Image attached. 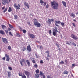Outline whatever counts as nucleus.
<instances>
[{"mask_svg":"<svg viewBox=\"0 0 78 78\" xmlns=\"http://www.w3.org/2000/svg\"><path fill=\"white\" fill-rule=\"evenodd\" d=\"M51 7L53 9H58V6H59L58 3L56 2L55 1L51 2Z\"/></svg>","mask_w":78,"mask_h":78,"instance_id":"f257e3e1","label":"nucleus"},{"mask_svg":"<svg viewBox=\"0 0 78 78\" xmlns=\"http://www.w3.org/2000/svg\"><path fill=\"white\" fill-rule=\"evenodd\" d=\"M34 25L37 27H41V23L38 22V21L36 19L34 20Z\"/></svg>","mask_w":78,"mask_h":78,"instance_id":"f03ea898","label":"nucleus"},{"mask_svg":"<svg viewBox=\"0 0 78 78\" xmlns=\"http://www.w3.org/2000/svg\"><path fill=\"white\" fill-rule=\"evenodd\" d=\"M14 8H16L17 9L19 10L20 9V4H18V5H17V4L15 3L14 4Z\"/></svg>","mask_w":78,"mask_h":78,"instance_id":"7ed1b4c3","label":"nucleus"},{"mask_svg":"<svg viewBox=\"0 0 78 78\" xmlns=\"http://www.w3.org/2000/svg\"><path fill=\"white\" fill-rule=\"evenodd\" d=\"M24 73L25 75L27 76V78H29V77H30V73L29 71H25Z\"/></svg>","mask_w":78,"mask_h":78,"instance_id":"20e7f679","label":"nucleus"},{"mask_svg":"<svg viewBox=\"0 0 78 78\" xmlns=\"http://www.w3.org/2000/svg\"><path fill=\"white\" fill-rule=\"evenodd\" d=\"M2 41L4 44H8V40L6 38H2Z\"/></svg>","mask_w":78,"mask_h":78,"instance_id":"39448f33","label":"nucleus"},{"mask_svg":"<svg viewBox=\"0 0 78 78\" xmlns=\"http://www.w3.org/2000/svg\"><path fill=\"white\" fill-rule=\"evenodd\" d=\"M71 38L73 39L74 40H77L78 39V37H76L75 35H74L73 34H71Z\"/></svg>","mask_w":78,"mask_h":78,"instance_id":"423d86ee","label":"nucleus"},{"mask_svg":"<svg viewBox=\"0 0 78 78\" xmlns=\"http://www.w3.org/2000/svg\"><path fill=\"white\" fill-rule=\"evenodd\" d=\"M54 21V20L53 19L50 20L49 19V18H48L47 20V23L48 24H49V25H50V24H51V22H53Z\"/></svg>","mask_w":78,"mask_h":78,"instance_id":"0eeeda50","label":"nucleus"},{"mask_svg":"<svg viewBox=\"0 0 78 78\" xmlns=\"http://www.w3.org/2000/svg\"><path fill=\"white\" fill-rule=\"evenodd\" d=\"M2 3L3 5H6V3H8L9 2L8 0H2Z\"/></svg>","mask_w":78,"mask_h":78,"instance_id":"6e6552de","label":"nucleus"},{"mask_svg":"<svg viewBox=\"0 0 78 78\" xmlns=\"http://www.w3.org/2000/svg\"><path fill=\"white\" fill-rule=\"evenodd\" d=\"M5 57H6V61L9 62V60H10V58H9V56L7 54L5 55Z\"/></svg>","mask_w":78,"mask_h":78,"instance_id":"1a4fd4ad","label":"nucleus"},{"mask_svg":"<svg viewBox=\"0 0 78 78\" xmlns=\"http://www.w3.org/2000/svg\"><path fill=\"white\" fill-rule=\"evenodd\" d=\"M27 50H28V51L30 52V51H31V46L30 44L28 45V46H27Z\"/></svg>","mask_w":78,"mask_h":78,"instance_id":"9d476101","label":"nucleus"},{"mask_svg":"<svg viewBox=\"0 0 78 78\" xmlns=\"http://www.w3.org/2000/svg\"><path fill=\"white\" fill-rule=\"evenodd\" d=\"M40 75L41 77H43V78H45V75L43 73V72L40 71Z\"/></svg>","mask_w":78,"mask_h":78,"instance_id":"9b49d317","label":"nucleus"},{"mask_svg":"<svg viewBox=\"0 0 78 78\" xmlns=\"http://www.w3.org/2000/svg\"><path fill=\"white\" fill-rule=\"evenodd\" d=\"M24 5L25 7H27V8H30V5H29V4L25 2L24 3Z\"/></svg>","mask_w":78,"mask_h":78,"instance_id":"f8f14e48","label":"nucleus"},{"mask_svg":"<svg viewBox=\"0 0 78 78\" xmlns=\"http://www.w3.org/2000/svg\"><path fill=\"white\" fill-rule=\"evenodd\" d=\"M23 62L25 63V60H24V59H21L20 62V63L22 66H23Z\"/></svg>","mask_w":78,"mask_h":78,"instance_id":"ddd939ff","label":"nucleus"},{"mask_svg":"<svg viewBox=\"0 0 78 78\" xmlns=\"http://www.w3.org/2000/svg\"><path fill=\"white\" fill-rule=\"evenodd\" d=\"M60 23H61V21H56L55 25L57 27H59V25H58V24H60Z\"/></svg>","mask_w":78,"mask_h":78,"instance_id":"4468645a","label":"nucleus"},{"mask_svg":"<svg viewBox=\"0 0 78 78\" xmlns=\"http://www.w3.org/2000/svg\"><path fill=\"white\" fill-rule=\"evenodd\" d=\"M8 78H10L11 76V73L9 71L7 72Z\"/></svg>","mask_w":78,"mask_h":78,"instance_id":"2eb2a0df","label":"nucleus"},{"mask_svg":"<svg viewBox=\"0 0 78 78\" xmlns=\"http://www.w3.org/2000/svg\"><path fill=\"white\" fill-rule=\"evenodd\" d=\"M29 36L31 38H32V39H34L35 38V36L33 34H29Z\"/></svg>","mask_w":78,"mask_h":78,"instance_id":"dca6fc26","label":"nucleus"},{"mask_svg":"<svg viewBox=\"0 0 78 78\" xmlns=\"http://www.w3.org/2000/svg\"><path fill=\"white\" fill-rule=\"evenodd\" d=\"M70 16L72 17H73V18H75V17H76L75 15L73 13H71L70 14Z\"/></svg>","mask_w":78,"mask_h":78,"instance_id":"f3484780","label":"nucleus"},{"mask_svg":"<svg viewBox=\"0 0 78 78\" xmlns=\"http://www.w3.org/2000/svg\"><path fill=\"white\" fill-rule=\"evenodd\" d=\"M26 62L28 66H30V62L28 60H26Z\"/></svg>","mask_w":78,"mask_h":78,"instance_id":"a211bd4d","label":"nucleus"},{"mask_svg":"<svg viewBox=\"0 0 78 78\" xmlns=\"http://www.w3.org/2000/svg\"><path fill=\"white\" fill-rule=\"evenodd\" d=\"M62 3L63 5V6H65V7H67V5H66V3L65 2L62 1Z\"/></svg>","mask_w":78,"mask_h":78,"instance_id":"6ab92c4d","label":"nucleus"},{"mask_svg":"<svg viewBox=\"0 0 78 78\" xmlns=\"http://www.w3.org/2000/svg\"><path fill=\"white\" fill-rule=\"evenodd\" d=\"M59 48L58 50H60V48H59V44L58 43H57L55 44Z\"/></svg>","mask_w":78,"mask_h":78,"instance_id":"aec40b11","label":"nucleus"},{"mask_svg":"<svg viewBox=\"0 0 78 78\" xmlns=\"http://www.w3.org/2000/svg\"><path fill=\"white\" fill-rule=\"evenodd\" d=\"M2 28V29H4V28H6V26L4 25H1Z\"/></svg>","mask_w":78,"mask_h":78,"instance_id":"412c9836","label":"nucleus"},{"mask_svg":"<svg viewBox=\"0 0 78 78\" xmlns=\"http://www.w3.org/2000/svg\"><path fill=\"white\" fill-rule=\"evenodd\" d=\"M35 77L36 78H38L39 77V75L38 74H35Z\"/></svg>","mask_w":78,"mask_h":78,"instance_id":"4be33fe9","label":"nucleus"},{"mask_svg":"<svg viewBox=\"0 0 78 78\" xmlns=\"http://www.w3.org/2000/svg\"><path fill=\"white\" fill-rule=\"evenodd\" d=\"M57 34V32H55V31L53 32V36H56V35Z\"/></svg>","mask_w":78,"mask_h":78,"instance_id":"5701e85b","label":"nucleus"},{"mask_svg":"<svg viewBox=\"0 0 78 78\" xmlns=\"http://www.w3.org/2000/svg\"><path fill=\"white\" fill-rule=\"evenodd\" d=\"M18 75L20 76H22L23 75V74L22 72H19Z\"/></svg>","mask_w":78,"mask_h":78,"instance_id":"b1692460","label":"nucleus"},{"mask_svg":"<svg viewBox=\"0 0 78 78\" xmlns=\"http://www.w3.org/2000/svg\"><path fill=\"white\" fill-rule=\"evenodd\" d=\"M0 33L1 34H5V32L3 30H0Z\"/></svg>","mask_w":78,"mask_h":78,"instance_id":"393cba45","label":"nucleus"},{"mask_svg":"<svg viewBox=\"0 0 78 78\" xmlns=\"http://www.w3.org/2000/svg\"><path fill=\"white\" fill-rule=\"evenodd\" d=\"M12 11V9L11 7H9L8 10V12H11Z\"/></svg>","mask_w":78,"mask_h":78,"instance_id":"a878e982","label":"nucleus"},{"mask_svg":"<svg viewBox=\"0 0 78 78\" xmlns=\"http://www.w3.org/2000/svg\"><path fill=\"white\" fill-rule=\"evenodd\" d=\"M21 78H27V77L26 76L25 74H23L22 76H21Z\"/></svg>","mask_w":78,"mask_h":78,"instance_id":"bb28decb","label":"nucleus"},{"mask_svg":"<svg viewBox=\"0 0 78 78\" xmlns=\"http://www.w3.org/2000/svg\"><path fill=\"white\" fill-rule=\"evenodd\" d=\"M17 15H15L14 16V19L16 20H17Z\"/></svg>","mask_w":78,"mask_h":78,"instance_id":"cd10ccee","label":"nucleus"},{"mask_svg":"<svg viewBox=\"0 0 78 78\" xmlns=\"http://www.w3.org/2000/svg\"><path fill=\"white\" fill-rule=\"evenodd\" d=\"M9 26L11 28H14V27H13V26L12 25H11V24H9Z\"/></svg>","mask_w":78,"mask_h":78,"instance_id":"c85d7f7f","label":"nucleus"},{"mask_svg":"<svg viewBox=\"0 0 78 78\" xmlns=\"http://www.w3.org/2000/svg\"><path fill=\"white\" fill-rule=\"evenodd\" d=\"M7 48L9 50H11V46L9 45L8 46Z\"/></svg>","mask_w":78,"mask_h":78,"instance_id":"c756f323","label":"nucleus"},{"mask_svg":"<svg viewBox=\"0 0 78 78\" xmlns=\"http://www.w3.org/2000/svg\"><path fill=\"white\" fill-rule=\"evenodd\" d=\"M35 72L36 74H38V73H39V69H37L35 71Z\"/></svg>","mask_w":78,"mask_h":78,"instance_id":"7c9ffc66","label":"nucleus"},{"mask_svg":"<svg viewBox=\"0 0 78 78\" xmlns=\"http://www.w3.org/2000/svg\"><path fill=\"white\" fill-rule=\"evenodd\" d=\"M26 50V47H23V49H22V51H25V50Z\"/></svg>","mask_w":78,"mask_h":78,"instance_id":"2f4dec72","label":"nucleus"},{"mask_svg":"<svg viewBox=\"0 0 78 78\" xmlns=\"http://www.w3.org/2000/svg\"><path fill=\"white\" fill-rule=\"evenodd\" d=\"M7 8H5V9L3 11V12L5 13V12L7 11Z\"/></svg>","mask_w":78,"mask_h":78,"instance_id":"473e14b6","label":"nucleus"},{"mask_svg":"<svg viewBox=\"0 0 78 78\" xmlns=\"http://www.w3.org/2000/svg\"><path fill=\"white\" fill-rule=\"evenodd\" d=\"M64 74H68V71L65 70L64 72Z\"/></svg>","mask_w":78,"mask_h":78,"instance_id":"72a5a7b5","label":"nucleus"},{"mask_svg":"<svg viewBox=\"0 0 78 78\" xmlns=\"http://www.w3.org/2000/svg\"><path fill=\"white\" fill-rule=\"evenodd\" d=\"M34 67L35 68H37L38 67V65L37 64H35L34 65Z\"/></svg>","mask_w":78,"mask_h":78,"instance_id":"f704fd0d","label":"nucleus"},{"mask_svg":"<svg viewBox=\"0 0 78 78\" xmlns=\"http://www.w3.org/2000/svg\"><path fill=\"white\" fill-rule=\"evenodd\" d=\"M9 34L10 36H13V35L12 34V33H11V32H9Z\"/></svg>","mask_w":78,"mask_h":78,"instance_id":"c9c22d12","label":"nucleus"},{"mask_svg":"<svg viewBox=\"0 0 78 78\" xmlns=\"http://www.w3.org/2000/svg\"><path fill=\"white\" fill-rule=\"evenodd\" d=\"M8 69H9V70H12V67H8Z\"/></svg>","mask_w":78,"mask_h":78,"instance_id":"e433bc0d","label":"nucleus"},{"mask_svg":"<svg viewBox=\"0 0 78 78\" xmlns=\"http://www.w3.org/2000/svg\"><path fill=\"white\" fill-rule=\"evenodd\" d=\"M64 62L63 61H61L59 63V64H64Z\"/></svg>","mask_w":78,"mask_h":78,"instance_id":"4c0bfd02","label":"nucleus"},{"mask_svg":"<svg viewBox=\"0 0 78 78\" xmlns=\"http://www.w3.org/2000/svg\"><path fill=\"white\" fill-rule=\"evenodd\" d=\"M23 33H26V32H27V31H26V30L25 29H23Z\"/></svg>","mask_w":78,"mask_h":78,"instance_id":"58836bf2","label":"nucleus"},{"mask_svg":"<svg viewBox=\"0 0 78 78\" xmlns=\"http://www.w3.org/2000/svg\"><path fill=\"white\" fill-rule=\"evenodd\" d=\"M45 53H48V54H50V51H47L45 52Z\"/></svg>","mask_w":78,"mask_h":78,"instance_id":"ea45409f","label":"nucleus"},{"mask_svg":"<svg viewBox=\"0 0 78 78\" xmlns=\"http://www.w3.org/2000/svg\"><path fill=\"white\" fill-rule=\"evenodd\" d=\"M40 3H44V1L42 0H40Z\"/></svg>","mask_w":78,"mask_h":78,"instance_id":"a19ab883","label":"nucleus"},{"mask_svg":"<svg viewBox=\"0 0 78 78\" xmlns=\"http://www.w3.org/2000/svg\"><path fill=\"white\" fill-rule=\"evenodd\" d=\"M66 44L67 45H70V43H69V42L68 41H66Z\"/></svg>","mask_w":78,"mask_h":78,"instance_id":"79ce46f5","label":"nucleus"},{"mask_svg":"<svg viewBox=\"0 0 78 78\" xmlns=\"http://www.w3.org/2000/svg\"><path fill=\"white\" fill-rule=\"evenodd\" d=\"M60 23H61V25L62 26H64V23L63 22H61Z\"/></svg>","mask_w":78,"mask_h":78,"instance_id":"37998d69","label":"nucleus"},{"mask_svg":"<svg viewBox=\"0 0 78 78\" xmlns=\"http://www.w3.org/2000/svg\"><path fill=\"white\" fill-rule=\"evenodd\" d=\"M40 64H43V60H40Z\"/></svg>","mask_w":78,"mask_h":78,"instance_id":"c03bdc74","label":"nucleus"},{"mask_svg":"<svg viewBox=\"0 0 78 78\" xmlns=\"http://www.w3.org/2000/svg\"><path fill=\"white\" fill-rule=\"evenodd\" d=\"M32 62L33 63H34L35 64H36V61L34 60H32Z\"/></svg>","mask_w":78,"mask_h":78,"instance_id":"a18cd8bd","label":"nucleus"},{"mask_svg":"<svg viewBox=\"0 0 78 78\" xmlns=\"http://www.w3.org/2000/svg\"><path fill=\"white\" fill-rule=\"evenodd\" d=\"M19 28H20V31H22V27H21L19 26Z\"/></svg>","mask_w":78,"mask_h":78,"instance_id":"49530a36","label":"nucleus"},{"mask_svg":"<svg viewBox=\"0 0 78 78\" xmlns=\"http://www.w3.org/2000/svg\"><path fill=\"white\" fill-rule=\"evenodd\" d=\"M17 36H18V37H20V34H19L17 33L16 34Z\"/></svg>","mask_w":78,"mask_h":78,"instance_id":"de8ad7c7","label":"nucleus"},{"mask_svg":"<svg viewBox=\"0 0 78 78\" xmlns=\"http://www.w3.org/2000/svg\"><path fill=\"white\" fill-rule=\"evenodd\" d=\"M5 31L6 34H8V31L7 30H5Z\"/></svg>","mask_w":78,"mask_h":78,"instance_id":"09e8293b","label":"nucleus"},{"mask_svg":"<svg viewBox=\"0 0 78 78\" xmlns=\"http://www.w3.org/2000/svg\"><path fill=\"white\" fill-rule=\"evenodd\" d=\"M48 7H49V5H48V4H47L46 5V8H48Z\"/></svg>","mask_w":78,"mask_h":78,"instance_id":"8fccbe9b","label":"nucleus"},{"mask_svg":"<svg viewBox=\"0 0 78 78\" xmlns=\"http://www.w3.org/2000/svg\"><path fill=\"white\" fill-rule=\"evenodd\" d=\"M49 34H51V33H52L51 30H49Z\"/></svg>","mask_w":78,"mask_h":78,"instance_id":"3c124183","label":"nucleus"},{"mask_svg":"<svg viewBox=\"0 0 78 78\" xmlns=\"http://www.w3.org/2000/svg\"><path fill=\"white\" fill-rule=\"evenodd\" d=\"M8 31H11V29H10V28H8Z\"/></svg>","mask_w":78,"mask_h":78,"instance_id":"603ef678","label":"nucleus"},{"mask_svg":"<svg viewBox=\"0 0 78 78\" xmlns=\"http://www.w3.org/2000/svg\"><path fill=\"white\" fill-rule=\"evenodd\" d=\"M47 4L46 2H44L43 4L44 6L46 5V4Z\"/></svg>","mask_w":78,"mask_h":78,"instance_id":"864d4df0","label":"nucleus"},{"mask_svg":"<svg viewBox=\"0 0 78 78\" xmlns=\"http://www.w3.org/2000/svg\"><path fill=\"white\" fill-rule=\"evenodd\" d=\"M49 54H48L47 55V57L48 58V57H50V55H49Z\"/></svg>","mask_w":78,"mask_h":78,"instance_id":"5fc2aeb1","label":"nucleus"},{"mask_svg":"<svg viewBox=\"0 0 78 78\" xmlns=\"http://www.w3.org/2000/svg\"><path fill=\"white\" fill-rule=\"evenodd\" d=\"M47 78H52V77L51 76H49L47 77Z\"/></svg>","mask_w":78,"mask_h":78,"instance_id":"6e6d98bb","label":"nucleus"},{"mask_svg":"<svg viewBox=\"0 0 78 78\" xmlns=\"http://www.w3.org/2000/svg\"><path fill=\"white\" fill-rule=\"evenodd\" d=\"M28 25H30V26H31V23H30V22H28Z\"/></svg>","mask_w":78,"mask_h":78,"instance_id":"4d7b16f0","label":"nucleus"},{"mask_svg":"<svg viewBox=\"0 0 78 78\" xmlns=\"http://www.w3.org/2000/svg\"><path fill=\"white\" fill-rule=\"evenodd\" d=\"M72 25H73V26H74V27H75V23H73Z\"/></svg>","mask_w":78,"mask_h":78,"instance_id":"13d9d810","label":"nucleus"},{"mask_svg":"<svg viewBox=\"0 0 78 78\" xmlns=\"http://www.w3.org/2000/svg\"><path fill=\"white\" fill-rule=\"evenodd\" d=\"M2 59L4 60V61H5V57L2 58Z\"/></svg>","mask_w":78,"mask_h":78,"instance_id":"bf43d9fd","label":"nucleus"},{"mask_svg":"<svg viewBox=\"0 0 78 78\" xmlns=\"http://www.w3.org/2000/svg\"><path fill=\"white\" fill-rule=\"evenodd\" d=\"M75 65L74 64H72V67H73V66H75Z\"/></svg>","mask_w":78,"mask_h":78,"instance_id":"052dcab7","label":"nucleus"},{"mask_svg":"<svg viewBox=\"0 0 78 78\" xmlns=\"http://www.w3.org/2000/svg\"><path fill=\"white\" fill-rule=\"evenodd\" d=\"M73 45L74 46V47H76V44L74 43H73Z\"/></svg>","mask_w":78,"mask_h":78,"instance_id":"680f3d73","label":"nucleus"},{"mask_svg":"<svg viewBox=\"0 0 78 78\" xmlns=\"http://www.w3.org/2000/svg\"><path fill=\"white\" fill-rule=\"evenodd\" d=\"M54 30H55V32H58V30H55L54 29Z\"/></svg>","mask_w":78,"mask_h":78,"instance_id":"e2e57ef3","label":"nucleus"},{"mask_svg":"<svg viewBox=\"0 0 78 78\" xmlns=\"http://www.w3.org/2000/svg\"><path fill=\"white\" fill-rule=\"evenodd\" d=\"M46 60H48V61H49V58H46Z\"/></svg>","mask_w":78,"mask_h":78,"instance_id":"0e129e2a","label":"nucleus"},{"mask_svg":"<svg viewBox=\"0 0 78 78\" xmlns=\"http://www.w3.org/2000/svg\"><path fill=\"white\" fill-rule=\"evenodd\" d=\"M40 48H43V47H42V46H40Z\"/></svg>","mask_w":78,"mask_h":78,"instance_id":"69168bd1","label":"nucleus"},{"mask_svg":"<svg viewBox=\"0 0 78 78\" xmlns=\"http://www.w3.org/2000/svg\"><path fill=\"white\" fill-rule=\"evenodd\" d=\"M65 62L66 63H67V60H65Z\"/></svg>","mask_w":78,"mask_h":78,"instance_id":"338daca9","label":"nucleus"},{"mask_svg":"<svg viewBox=\"0 0 78 78\" xmlns=\"http://www.w3.org/2000/svg\"><path fill=\"white\" fill-rule=\"evenodd\" d=\"M55 30H57V28H58L57 27H55Z\"/></svg>","mask_w":78,"mask_h":78,"instance_id":"774afa93","label":"nucleus"}]
</instances>
